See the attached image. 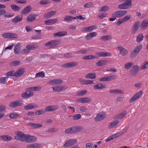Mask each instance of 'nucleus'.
<instances>
[{
    "instance_id": "28",
    "label": "nucleus",
    "mask_w": 148,
    "mask_h": 148,
    "mask_svg": "<svg viewBox=\"0 0 148 148\" xmlns=\"http://www.w3.org/2000/svg\"><path fill=\"white\" fill-rule=\"evenodd\" d=\"M57 21V18L51 19L45 21V23L47 25H51L56 23Z\"/></svg>"
},
{
    "instance_id": "15",
    "label": "nucleus",
    "mask_w": 148,
    "mask_h": 148,
    "mask_svg": "<svg viewBox=\"0 0 148 148\" xmlns=\"http://www.w3.org/2000/svg\"><path fill=\"white\" fill-rule=\"evenodd\" d=\"M105 114L102 112H101L98 113L96 117L95 118V121H99L102 120L105 118Z\"/></svg>"
},
{
    "instance_id": "23",
    "label": "nucleus",
    "mask_w": 148,
    "mask_h": 148,
    "mask_svg": "<svg viewBox=\"0 0 148 148\" xmlns=\"http://www.w3.org/2000/svg\"><path fill=\"white\" fill-rule=\"evenodd\" d=\"M96 28V26H92L84 27L82 28V30L86 32H89L92 31L94 29Z\"/></svg>"
},
{
    "instance_id": "61",
    "label": "nucleus",
    "mask_w": 148,
    "mask_h": 148,
    "mask_svg": "<svg viewBox=\"0 0 148 148\" xmlns=\"http://www.w3.org/2000/svg\"><path fill=\"white\" fill-rule=\"evenodd\" d=\"M81 117V116L80 114H77L74 115L73 116L74 120H77L80 119Z\"/></svg>"
},
{
    "instance_id": "36",
    "label": "nucleus",
    "mask_w": 148,
    "mask_h": 148,
    "mask_svg": "<svg viewBox=\"0 0 148 148\" xmlns=\"http://www.w3.org/2000/svg\"><path fill=\"white\" fill-rule=\"evenodd\" d=\"M1 137L4 141L8 142L11 140L12 139V138L11 136L8 135H3L1 136Z\"/></svg>"
},
{
    "instance_id": "37",
    "label": "nucleus",
    "mask_w": 148,
    "mask_h": 148,
    "mask_svg": "<svg viewBox=\"0 0 148 148\" xmlns=\"http://www.w3.org/2000/svg\"><path fill=\"white\" fill-rule=\"evenodd\" d=\"M67 34V32L65 31L60 32L54 34V36L61 37Z\"/></svg>"
},
{
    "instance_id": "51",
    "label": "nucleus",
    "mask_w": 148,
    "mask_h": 148,
    "mask_svg": "<svg viewBox=\"0 0 148 148\" xmlns=\"http://www.w3.org/2000/svg\"><path fill=\"white\" fill-rule=\"evenodd\" d=\"M45 77V73L43 71H40L36 73L35 75V77Z\"/></svg>"
},
{
    "instance_id": "56",
    "label": "nucleus",
    "mask_w": 148,
    "mask_h": 148,
    "mask_svg": "<svg viewBox=\"0 0 148 148\" xmlns=\"http://www.w3.org/2000/svg\"><path fill=\"white\" fill-rule=\"evenodd\" d=\"M122 132H119L118 133H116L115 134H113L112 135L113 139H114L116 138L119 137V136L122 135Z\"/></svg>"
},
{
    "instance_id": "32",
    "label": "nucleus",
    "mask_w": 148,
    "mask_h": 148,
    "mask_svg": "<svg viewBox=\"0 0 148 148\" xmlns=\"http://www.w3.org/2000/svg\"><path fill=\"white\" fill-rule=\"evenodd\" d=\"M28 125L33 128H41L42 126V125L41 124L36 123H29Z\"/></svg>"
},
{
    "instance_id": "44",
    "label": "nucleus",
    "mask_w": 148,
    "mask_h": 148,
    "mask_svg": "<svg viewBox=\"0 0 148 148\" xmlns=\"http://www.w3.org/2000/svg\"><path fill=\"white\" fill-rule=\"evenodd\" d=\"M11 7L12 10L14 11H19L21 9V8L18 5L12 4L11 5Z\"/></svg>"
},
{
    "instance_id": "59",
    "label": "nucleus",
    "mask_w": 148,
    "mask_h": 148,
    "mask_svg": "<svg viewBox=\"0 0 148 148\" xmlns=\"http://www.w3.org/2000/svg\"><path fill=\"white\" fill-rule=\"evenodd\" d=\"M91 101L92 99L90 97H83V103L90 102Z\"/></svg>"
},
{
    "instance_id": "29",
    "label": "nucleus",
    "mask_w": 148,
    "mask_h": 148,
    "mask_svg": "<svg viewBox=\"0 0 148 148\" xmlns=\"http://www.w3.org/2000/svg\"><path fill=\"white\" fill-rule=\"evenodd\" d=\"M5 106L3 105L0 106V119L4 116V112L5 110Z\"/></svg>"
},
{
    "instance_id": "45",
    "label": "nucleus",
    "mask_w": 148,
    "mask_h": 148,
    "mask_svg": "<svg viewBox=\"0 0 148 148\" xmlns=\"http://www.w3.org/2000/svg\"><path fill=\"white\" fill-rule=\"evenodd\" d=\"M118 8L120 9H126L128 8V7L124 2L118 5Z\"/></svg>"
},
{
    "instance_id": "20",
    "label": "nucleus",
    "mask_w": 148,
    "mask_h": 148,
    "mask_svg": "<svg viewBox=\"0 0 148 148\" xmlns=\"http://www.w3.org/2000/svg\"><path fill=\"white\" fill-rule=\"evenodd\" d=\"M25 72L24 69L20 68L15 72L14 77H18L22 75Z\"/></svg>"
},
{
    "instance_id": "39",
    "label": "nucleus",
    "mask_w": 148,
    "mask_h": 148,
    "mask_svg": "<svg viewBox=\"0 0 148 148\" xmlns=\"http://www.w3.org/2000/svg\"><path fill=\"white\" fill-rule=\"evenodd\" d=\"M85 77L87 78L94 79L96 77V75L95 73H90L87 74L85 76Z\"/></svg>"
},
{
    "instance_id": "24",
    "label": "nucleus",
    "mask_w": 148,
    "mask_h": 148,
    "mask_svg": "<svg viewBox=\"0 0 148 148\" xmlns=\"http://www.w3.org/2000/svg\"><path fill=\"white\" fill-rule=\"evenodd\" d=\"M96 55L99 57L110 56H112V54L110 53L103 52H97L96 53Z\"/></svg>"
},
{
    "instance_id": "27",
    "label": "nucleus",
    "mask_w": 148,
    "mask_h": 148,
    "mask_svg": "<svg viewBox=\"0 0 148 148\" xmlns=\"http://www.w3.org/2000/svg\"><path fill=\"white\" fill-rule=\"evenodd\" d=\"M32 9V7L31 6L29 5L25 7L21 11V13L22 14H25L30 12Z\"/></svg>"
},
{
    "instance_id": "41",
    "label": "nucleus",
    "mask_w": 148,
    "mask_h": 148,
    "mask_svg": "<svg viewBox=\"0 0 148 148\" xmlns=\"http://www.w3.org/2000/svg\"><path fill=\"white\" fill-rule=\"evenodd\" d=\"M97 58V57L96 56L92 55L85 56H83L82 58L84 60H88L96 59Z\"/></svg>"
},
{
    "instance_id": "38",
    "label": "nucleus",
    "mask_w": 148,
    "mask_h": 148,
    "mask_svg": "<svg viewBox=\"0 0 148 148\" xmlns=\"http://www.w3.org/2000/svg\"><path fill=\"white\" fill-rule=\"evenodd\" d=\"M112 36L111 35L102 36L99 38L100 40L106 41L111 39Z\"/></svg>"
},
{
    "instance_id": "42",
    "label": "nucleus",
    "mask_w": 148,
    "mask_h": 148,
    "mask_svg": "<svg viewBox=\"0 0 148 148\" xmlns=\"http://www.w3.org/2000/svg\"><path fill=\"white\" fill-rule=\"evenodd\" d=\"M144 38V36L142 33L139 34L136 37V41L138 43H140V42L143 40Z\"/></svg>"
},
{
    "instance_id": "34",
    "label": "nucleus",
    "mask_w": 148,
    "mask_h": 148,
    "mask_svg": "<svg viewBox=\"0 0 148 148\" xmlns=\"http://www.w3.org/2000/svg\"><path fill=\"white\" fill-rule=\"evenodd\" d=\"M56 11H51L46 13L44 15V17L47 18H49L54 15L56 14Z\"/></svg>"
},
{
    "instance_id": "60",
    "label": "nucleus",
    "mask_w": 148,
    "mask_h": 148,
    "mask_svg": "<svg viewBox=\"0 0 148 148\" xmlns=\"http://www.w3.org/2000/svg\"><path fill=\"white\" fill-rule=\"evenodd\" d=\"M109 10V8L108 7L106 6H103L101 8L100 10H99V11L100 12H106L108 10Z\"/></svg>"
},
{
    "instance_id": "52",
    "label": "nucleus",
    "mask_w": 148,
    "mask_h": 148,
    "mask_svg": "<svg viewBox=\"0 0 148 148\" xmlns=\"http://www.w3.org/2000/svg\"><path fill=\"white\" fill-rule=\"evenodd\" d=\"M19 116V114L16 113H13L11 114L9 116L11 119H16Z\"/></svg>"
},
{
    "instance_id": "48",
    "label": "nucleus",
    "mask_w": 148,
    "mask_h": 148,
    "mask_svg": "<svg viewBox=\"0 0 148 148\" xmlns=\"http://www.w3.org/2000/svg\"><path fill=\"white\" fill-rule=\"evenodd\" d=\"M133 64V63L132 62H128L125 64L124 68L125 69H128L131 67Z\"/></svg>"
},
{
    "instance_id": "58",
    "label": "nucleus",
    "mask_w": 148,
    "mask_h": 148,
    "mask_svg": "<svg viewBox=\"0 0 148 148\" xmlns=\"http://www.w3.org/2000/svg\"><path fill=\"white\" fill-rule=\"evenodd\" d=\"M148 67V62H144L143 65H142L140 67V69L143 70L145 69Z\"/></svg>"
},
{
    "instance_id": "55",
    "label": "nucleus",
    "mask_w": 148,
    "mask_h": 148,
    "mask_svg": "<svg viewBox=\"0 0 148 148\" xmlns=\"http://www.w3.org/2000/svg\"><path fill=\"white\" fill-rule=\"evenodd\" d=\"M61 67L63 68H70L72 67L70 62L62 64Z\"/></svg>"
},
{
    "instance_id": "19",
    "label": "nucleus",
    "mask_w": 148,
    "mask_h": 148,
    "mask_svg": "<svg viewBox=\"0 0 148 148\" xmlns=\"http://www.w3.org/2000/svg\"><path fill=\"white\" fill-rule=\"evenodd\" d=\"M67 88L65 86L59 85L55 87H52V88L54 91L59 92L66 89Z\"/></svg>"
},
{
    "instance_id": "62",
    "label": "nucleus",
    "mask_w": 148,
    "mask_h": 148,
    "mask_svg": "<svg viewBox=\"0 0 148 148\" xmlns=\"http://www.w3.org/2000/svg\"><path fill=\"white\" fill-rule=\"evenodd\" d=\"M20 63V62L18 60L12 61L10 62V65L12 66H16L18 65Z\"/></svg>"
},
{
    "instance_id": "54",
    "label": "nucleus",
    "mask_w": 148,
    "mask_h": 148,
    "mask_svg": "<svg viewBox=\"0 0 148 148\" xmlns=\"http://www.w3.org/2000/svg\"><path fill=\"white\" fill-rule=\"evenodd\" d=\"M8 78V77H7L0 78V83L4 84H6L7 82V80Z\"/></svg>"
},
{
    "instance_id": "9",
    "label": "nucleus",
    "mask_w": 148,
    "mask_h": 148,
    "mask_svg": "<svg viewBox=\"0 0 148 148\" xmlns=\"http://www.w3.org/2000/svg\"><path fill=\"white\" fill-rule=\"evenodd\" d=\"M139 70V66L137 65H134L130 70V75L133 76L136 75L138 73Z\"/></svg>"
},
{
    "instance_id": "49",
    "label": "nucleus",
    "mask_w": 148,
    "mask_h": 148,
    "mask_svg": "<svg viewBox=\"0 0 148 148\" xmlns=\"http://www.w3.org/2000/svg\"><path fill=\"white\" fill-rule=\"evenodd\" d=\"M35 19V16L30 14L28 16L27 21L28 22H32Z\"/></svg>"
},
{
    "instance_id": "4",
    "label": "nucleus",
    "mask_w": 148,
    "mask_h": 148,
    "mask_svg": "<svg viewBox=\"0 0 148 148\" xmlns=\"http://www.w3.org/2000/svg\"><path fill=\"white\" fill-rule=\"evenodd\" d=\"M16 136L14 138L16 140L21 142H23L25 134L20 131L16 132L15 133Z\"/></svg>"
},
{
    "instance_id": "3",
    "label": "nucleus",
    "mask_w": 148,
    "mask_h": 148,
    "mask_svg": "<svg viewBox=\"0 0 148 148\" xmlns=\"http://www.w3.org/2000/svg\"><path fill=\"white\" fill-rule=\"evenodd\" d=\"M1 36L2 37L4 38L13 39L17 38H18L17 34L12 33H5L2 34Z\"/></svg>"
},
{
    "instance_id": "11",
    "label": "nucleus",
    "mask_w": 148,
    "mask_h": 148,
    "mask_svg": "<svg viewBox=\"0 0 148 148\" xmlns=\"http://www.w3.org/2000/svg\"><path fill=\"white\" fill-rule=\"evenodd\" d=\"M77 143L76 139H71L67 140L64 145V147H69Z\"/></svg>"
},
{
    "instance_id": "2",
    "label": "nucleus",
    "mask_w": 148,
    "mask_h": 148,
    "mask_svg": "<svg viewBox=\"0 0 148 148\" xmlns=\"http://www.w3.org/2000/svg\"><path fill=\"white\" fill-rule=\"evenodd\" d=\"M32 90H34L33 87L27 88L26 92L21 94V97L23 99H28L32 97L34 94L33 92L30 91Z\"/></svg>"
},
{
    "instance_id": "6",
    "label": "nucleus",
    "mask_w": 148,
    "mask_h": 148,
    "mask_svg": "<svg viewBox=\"0 0 148 148\" xmlns=\"http://www.w3.org/2000/svg\"><path fill=\"white\" fill-rule=\"evenodd\" d=\"M127 12L125 10H119L114 12L113 13L112 16L113 17H122L125 15Z\"/></svg>"
},
{
    "instance_id": "17",
    "label": "nucleus",
    "mask_w": 148,
    "mask_h": 148,
    "mask_svg": "<svg viewBox=\"0 0 148 148\" xmlns=\"http://www.w3.org/2000/svg\"><path fill=\"white\" fill-rule=\"evenodd\" d=\"M59 108V107L57 105H53L45 107V109L46 112L53 111Z\"/></svg>"
},
{
    "instance_id": "14",
    "label": "nucleus",
    "mask_w": 148,
    "mask_h": 148,
    "mask_svg": "<svg viewBox=\"0 0 148 148\" xmlns=\"http://www.w3.org/2000/svg\"><path fill=\"white\" fill-rule=\"evenodd\" d=\"M119 51V54L123 56L126 55L128 53L127 50L121 46H119L117 47Z\"/></svg>"
},
{
    "instance_id": "1",
    "label": "nucleus",
    "mask_w": 148,
    "mask_h": 148,
    "mask_svg": "<svg viewBox=\"0 0 148 148\" xmlns=\"http://www.w3.org/2000/svg\"><path fill=\"white\" fill-rule=\"evenodd\" d=\"M143 47L142 44H140L136 46L134 49L130 53V57L132 58L136 57L138 55Z\"/></svg>"
},
{
    "instance_id": "21",
    "label": "nucleus",
    "mask_w": 148,
    "mask_h": 148,
    "mask_svg": "<svg viewBox=\"0 0 148 148\" xmlns=\"http://www.w3.org/2000/svg\"><path fill=\"white\" fill-rule=\"evenodd\" d=\"M38 106L37 104L34 103H30L24 107V108L25 110H27L34 108Z\"/></svg>"
},
{
    "instance_id": "57",
    "label": "nucleus",
    "mask_w": 148,
    "mask_h": 148,
    "mask_svg": "<svg viewBox=\"0 0 148 148\" xmlns=\"http://www.w3.org/2000/svg\"><path fill=\"white\" fill-rule=\"evenodd\" d=\"M15 72L13 70H12L11 71L7 72L6 74V75L7 76H14Z\"/></svg>"
},
{
    "instance_id": "43",
    "label": "nucleus",
    "mask_w": 148,
    "mask_h": 148,
    "mask_svg": "<svg viewBox=\"0 0 148 148\" xmlns=\"http://www.w3.org/2000/svg\"><path fill=\"white\" fill-rule=\"evenodd\" d=\"M40 145L39 144L35 143L29 145L27 146V148H40Z\"/></svg>"
},
{
    "instance_id": "12",
    "label": "nucleus",
    "mask_w": 148,
    "mask_h": 148,
    "mask_svg": "<svg viewBox=\"0 0 148 148\" xmlns=\"http://www.w3.org/2000/svg\"><path fill=\"white\" fill-rule=\"evenodd\" d=\"M140 24V21H137L134 24L132 28V34H134L136 33L139 27Z\"/></svg>"
},
{
    "instance_id": "46",
    "label": "nucleus",
    "mask_w": 148,
    "mask_h": 148,
    "mask_svg": "<svg viewBox=\"0 0 148 148\" xmlns=\"http://www.w3.org/2000/svg\"><path fill=\"white\" fill-rule=\"evenodd\" d=\"M87 52V50L82 49L77 51L75 52V53L77 54L81 55L83 54H86Z\"/></svg>"
},
{
    "instance_id": "5",
    "label": "nucleus",
    "mask_w": 148,
    "mask_h": 148,
    "mask_svg": "<svg viewBox=\"0 0 148 148\" xmlns=\"http://www.w3.org/2000/svg\"><path fill=\"white\" fill-rule=\"evenodd\" d=\"M36 140L35 136L26 134L25 135L24 141L30 143H34L36 141Z\"/></svg>"
},
{
    "instance_id": "63",
    "label": "nucleus",
    "mask_w": 148,
    "mask_h": 148,
    "mask_svg": "<svg viewBox=\"0 0 148 148\" xmlns=\"http://www.w3.org/2000/svg\"><path fill=\"white\" fill-rule=\"evenodd\" d=\"M29 52V50L27 48L22 49L20 53L22 54L23 55L28 53Z\"/></svg>"
},
{
    "instance_id": "18",
    "label": "nucleus",
    "mask_w": 148,
    "mask_h": 148,
    "mask_svg": "<svg viewBox=\"0 0 148 148\" xmlns=\"http://www.w3.org/2000/svg\"><path fill=\"white\" fill-rule=\"evenodd\" d=\"M106 88V86L105 84L99 83L93 86L95 90H102Z\"/></svg>"
},
{
    "instance_id": "64",
    "label": "nucleus",
    "mask_w": 148,
    "mask_h": 148,
    "mask_svg": "<svg viewBox=\"0 0 148 148\" xmlns=\"http://www.w3.org/2000/svg\"><path fill=\"white\" fill-rule=\"evenodd\" d=\"M86 148H93V144L92 143H89L85 145Z\"/></svg>"
},
{
    "instance_id": "35",
    "label": "nucleus",
    "mask_w": 148,
    "mask_h": 148,
    "mask_svg": "<svg viewBox=\"0 0 148 148\" xmlns=\"http://www.w3.org/2000/svg\"><path fill=\"white\" fill-rule=\"evenodd\" d=\"M38 46L36 44H33L31 45H28L26 46V48L29 50H33L38 47Z\"/></svg>"
},
{
    "instance_id": "25",
    "label": "nucleus",
    "mask_w": 148,
    "mask_h": 148,
    "mask_svg": "<svg viewBox=\"0 0 148 148\" xmlns=\"http://www.w3.org/2000/svg\"><path fill=\"white\" fill-rule=\"evenodd\" d=\"M97 35V34L96 32L90 33L87 34L85 36V39L86 40H91L93 37H95Z\"/></svg>"
},
{
    "instance_id": "26",
    "label": "nucleus",
    "mask_w": 148,
    "mask_h": 148,
    "mask_svg": "<svg viewBox=\"0 0 148 148\" xmlns=\"http://www.w3.org/2000/svg\"><path fill=\"white\" fill-rule=\"evenodd\" d=\"M148 25V20L145 19L143 21L140 25V27L142 29H145Z\"/></svg>"
},
{
    "instance_id": "8",
    "label": "nucleus",
    "mask_w": 148,
    "mask_h": 148,
    "mask_svg": "<svg viewBox=\"0 0 148 148\" xmlns=\"http://www.w3.org/2000/svg\"><path fill=\"white\" fill-rule=\"evenodd\" d=\"M142 93L143 92L142 91H140L139 92L136 93L130 99L129 102L130 103H132L137 100L141 96Z\"/></svg>"
},
{
    "instance_id": "22",
    "label": "nucleus",
    "mask_w": 148,
    "mask_h": 148,
    "mask_svg": "<svg viewBox=\"0 0 148 148\" xmlns=\"http://www.w3.org/2000/svg\"><path fill=\"white\" fill-rule=\"evenodd\" d=\"M119 122L118 120H116L110 123L108 125V127L109 129H111L114 127H116Z\"/></svg>"
},
{
    "instance_id": "30",
    "label": "nucleus",
    "mask_w": 148,
    "mask_h": 148,
    "mask_svg": "<svg viewBox=\"0 0 148 148\" xmlns=\"http://www.w3.org/2000/svg\"><path fill=\"white\" fill-rule=\"evenodd\" d=\"M23 19L22 15H18L12 19V22L16 23L21 21Z\"/></svg>"
},
{
    "instance_id": "31",
    "label": "nucleus",
    "mask_w": 148,
    "mask_h": 148,
    "mask_svg": "<svg viewBox=\"0 0 148 148\" xmlns=\"http://www.w3.org/2000/svg\"><path fill=\"white\" fill-rule=\"evenodd\" d=\"M108 61L106 60H101L96 63V65L98 66H102L107 64Z\"/></svg>"
},
{
    "instance_id": "13",
    "label": "nucleus",
    "mask_w": 148,
    "mask_h": 148,
    "mask_svg": "<svg viewBox=\"0 0 148 148\" xmlns=\"http://www.w3.org/2000/svg\"><path fill=\"white\" fill-rule=\"evenodd\" d=\"M22 105L21 101L17 100L11 102L9 104V106L11 107L15 108L18 106H21Z\"/></svg>"
},
{
    "instance_id": "10",
    "label": "nucleus",
    "mask_w": 148,
    "mask_h": 148,
    "mask_svg": "<svg viewBox=\"0 0 148 148\" xmlns=\"http://www.w3.org/2000/svg\"><path fill=\"white\" fill-rule=\"evenodd\" d=\"M116 77L114 75L103 77L99 79V81L101 82H105L110 81L112 80L115 79Z\"/></svg>"
},
{
    "instance_id": "50",
    "label": "nucleus",
    "mask_w": 148,
    "mask_h": 148,
    "mask_svg": "<svg viewBox=\"0 0 148 148\" xmlns=\"http://www.w3.org/2000/svg\"><path fill=\"white\" fill-rule=\"evenodd\" d=\"M73 127H69L65 130V132L67 134H70L74 133Z\"/></svg>"
},
{
    "instance_id": "7",
    "label": "nucleus",
    "mask_w": 148,
    "mask_h": 148,
    "mask_svg": "<svg viewBox=\"0 0 148 148\" xmlns=\"http://www.w3.org/2000/svg\"><path fill=\"white\" fill-rule=\"evenodd\" d=\"M59 44L58 40H56L51 41L45 44V46H49L50 48H53Z\"/></svg>"
},
{
    "instance_id": "33",
    "label": "nucleus",
    "mask_w": 148,
    "mask_h": 148,
    "mask_svg": "<svg viewBox=\"0 0 148 148\" xmlns=\"http://www.w3.org/2000/svg\"><path fill=\"white\" fill-rule=\"evenodd\" d=\"M21 49L20 44L18 43L14 46V52L15 54H18L19 52Z\"/></svg>"
},
{
    "instance_id": "40",
    "label": "nucleus",
    "mask_w": 148,
    "mask_h": 148,
    "mask_svg": "<svg viewBox=\"0 0 148 148\" xmlns=\"http://www.w3.org/2000/svg\"><path fill=\"white\" fill-rule=\"evenodd\" d=\"M74 133H78L81 131L83 128L81 126L73 127Z\"/></svg>"
},
{
    "instance_id": "47",
    "label": "nucleus",
    "mask_w": 148,
    "mask_h": 148,
    "mask_svg": "<svg viewBox=\"0 0 148 148\" xmlns=\"http://www.w3.org/2000/svg\"><path fill=\"white\" fill-rule=\"evenodd\" d=\"M46 112L45 108L44 110L40 109L37 110L35 112V114L37 115H41L45 114V112Z\"/></svg>"
},
{
    "instance_id": "16",
    "label": "nucleus",
    "mask_w": 148,
    "mask_h": 148,
    "mask_svg": "<svg viewBox=\"0 0 148 148\" xmlns=\"http://www.w3.org/2000/svg\"><path fill=\"white\" fill-rule=\"evenodd\" d=\"M126 114V111H124L114 116V120H121L123 119L125 116Z\"/></svg>"
},
{
    "instance_id": "53",
    "label": "nucleus",
    "mask_w": 148,
    "mask_h": 148,
    "mask_svg": "<svg viewBox=\"0 0 148 148\" xmlns=\"http://www.w3.org/2000/svg\"><path fill=\"white\" fill-rule=\"evenodd\" d=\"M87 92L86 90H84L79 91L77 93V95L78 96H81L85 94Z\"/></svg>"
}]
</instances>
